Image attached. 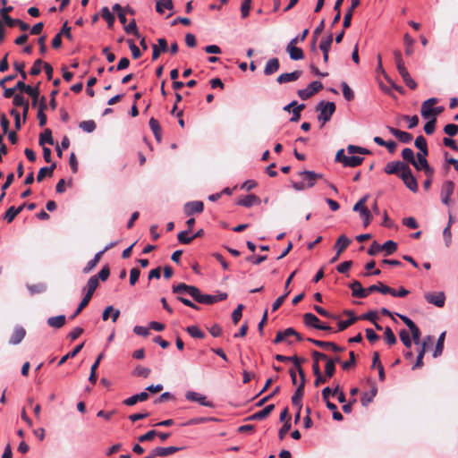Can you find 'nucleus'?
<instances>
[{
    "label": "nucleus",
    "instance_id": "nucleus-17",
    "mask_svg": "<svg viewBox=\"0 0 458 458\" xmlns=\"http://www.w3.org/2000/svg\"><path fill=\"white\" fill-rule=\"evenodd\" d=\"M428 156V153H422L419 152L417 154V163L418 167H420V170H423L427 176L430 177L433 175L434 170L431 168L427 161L426 157Z\"/></svg>",
    "mask_w": 458,
    "mask_h": 458
},
{
    "label": "nucleus",
    "instance_id": "nucleus-1",
    "mask_svg": "<svg viewBox=\"0 0 458 458\" xmlns=\"http://www.w3.org/2000/svg\"><path fill=\"white\" fill-rule=\"evenodd\" d=\"M98 287V277L96 276H93L89 279L87 285L85 287V290L87 292H86L84 297L81 299V303L79 304L78 308L76 309L75 312L71 317V318H74L75 317H77L88 306V304L89 303V301L94 294V292L96 291V289Z\"/></svg>",
    "mask_w": 458,
    "mask_h": 458
},
{
    "label": "nucleus",
    "instance_id": "nucleus-36",
    "mask_svg": "<svg viewBox=\"0 0 458 458\" xmlns=\"http://www.w3.org/2000/svg\"><path fill=\"white\" fill-rule=\"evenodd\" d=\"M291 361L293 363L295 367V371H297L300 376V379H305V373L303 369L301 368V363L305 361V359L300 358L298 356H292Z\"/></svg>",
    "mask_w": 458,
    "mask_h": 458
},
{
    "label": "nucleus",
    "instance_id": "nucleus-58",
    "mask_svg": "<svg viewBox=\"0 0 458 458\" xmlns=\"http://www.w3.org/2000/svg\"><path fill=\"white\" fill-rule=\"evenodd\" d=\"M189 231H182L178 233L177 239L182 244H190L193 240L192 236H188Z\"/></svg>",
    "mask_w": 458,
    "mask_h": 458
},
{
    "label": "nucleus",
    "instance_id": "nucleus-37",
    "mask_svg": "<svg viewBox=\"0 0 458 458\" xmlns=\"http://www.w3.org/2000/svg\"><path fill=\"white\" fill-rule=\"evenodd\" d=\"M364 158L358 156L347 157L344 158V166L356 167L363 162Z\"/></svg>",
    "mask_w": 458,
    "mask_h": 458
},
{
    "label": "nucleus",
    "instance_id": "nucleus-4",
    "mask_svg": "<svg viewBox=\"0 0 458 458\" xmlns=\"http://www.w3.org/2000/svg\"><path fill=\"white\" fill-rule=\"evenodd\" d=\"M227 293H220L216 295H210V294H203L201 293L200 290L197 289V293L194 296V301H196L199 303L202 304H214L217 301H225L227 299Z\"/></svg>",
    "mask_w": 458,
    "mask_h": 458
},
{
    "label": "nucleus",
    "instance_id": "nucleus-59",
    "mask_svg": "<svg viewBox=\"0 0 458 458\" xmlns=\"http://www.w3.org/2000/svg\"><path fill=\"white\" fill-rule=\"evenodd\" d=\"M428 121L424 125V131L426 132V134L431 135L434 133L435 129H436L437 118L428 119Z\"/></svg>",
    "mask_w": 458,
    "mask_h": 458
},
{
    "label": "nucleus",
    "instance_id": "nucleus-16",
    "mask_svg": "<svg viewBox=\"0 0 458 458\" xmlns=\"http://www.w3.org/2000/svg\"><path fill=\"white\" fill-rule=\"evenodd\" d=\"M26 329L21 326H16L13 328V332L9 338V344L12 345H17L21 343V341L26 336Z\"/></svg>",
    "mask_w": 458,
    "mask_h": 458
},
{
    "label": "nucleus",
    "instance_id": "nucleus-13",
    "mask_svg": "<svg viewBox=\"0 0 458 458\" xmlns=\"http://www.w3.org/2000/svg\"><path fill=\"white\" fill-rule=\"evenodd\" d=\"M305 382H306L305 379H303V381H302V379H300L298 387L295 390L293 395L292 396L293 405L299 408V410H301V407H302L301 399L304 394Z\"/></svg>",
    "mask_w": 458,
    "mask_h": 458
},
{
    "label": "nucleus",
    "instance_id": "nucleus-54",
    "mask_svg": "<svg viewBox=\"0 0 458 458\" xmlns=\"http://www.w3.org/2000/svg\"><path fill=\"white\" fill-rule=\"evenodd\" d=\"M244 306L242 304H239L237 308L232 313V320L234 325L238 324L242 316V310Z\"/></svg>",
    "mask_w": 458,
    "mask_h": 458
},
{
    "label": "nucleus",
    "instance_id": "nucleus-47",
    "mask_svg": "<svg viewBox=\"0 0 458 458\" xmlns=\"http://www.w3.org/2000/svg\"><path fill=\"white\" fill-rule=\"evenodd\" d=\"M339 392V384H336L334 389L327 386L322 390V398L324 401L329 400L330 395H335Z\"/></svg>",
    "mask_w": 458,
    "mask_h": 458
},
{
    "label": "nucleus",
    "instance_id": "nucleus-5",
    "mask_svg": "<svg viewBox=\"0 0 458 458\" xmlns=\"http://www.w3.org/2000/svg\"><path fill=\"white\" fill-rule=\"evenodd\" d=\"M322 89V83L320 81H316L310 83L306 89H299L297 94L302 100H306L311 98L314 94H316Z\"/></svg>",
    "mask_w": 458,
    "mask_h": 458
},
{
    "label": "nucleus",
    "instance_id": "nucleus-57",
    "mask_svg": "<svg viewBox=\"0 0 458 458\" xmlns=\"http://www.w3.org/2000/svg\"><path fill=\"white\" fill-rule=\"evenodd\" d=\"M369 199V195L363 196L352 208L353 211L361 213L363 209L367 208L366 203Z\"/></svg>",
    "mask_w": 458,
    "mask_h": 458
},
{
    "label": "nucleus",
    "instance_id": "nucleus-27",
    "mask_svg": "<svg viewBox=\"0 0 458 458\" xmlns=\"http://www.w3.org/2000/svg\"><path fill=\"white\" fill-rule=\"evenodd\" d=\"M332 42H333V36L331 34L327 38L323 39L319 44V48L323 52V60H324V63H326V64L328 62V52L330 50Z\"/></svg>",
    "mask_w": 458,
    "mask_h": 458
},
{
    "label": "nucleus",
    "instance_id": "nucleus-55",
    "mask_svg": "<svg viewBox=\"0 0 458 458\" xmlns=\"http://www.w3.org/2000/svg\"><path fill=\"white\" fill-rule=\"evenodd\" d=\"M343 95L347 101L354 99V93L346 82L342 83Z\"/></svg>",
    "mask_w": 458,
    "mask_h": 458
},
{
    "label": "nucleus",
    "instance_id": "nucleus-62",
    "mask_svg": "<svg viewBox=\"0 0 458 458\" xmlns=\"http://www.w3.org/2000/svg\"><path fill=\"white\" fill-rule=\"evenodd\" d=\"M403 40L405 44V54L411 55L413 53V39L408 34H405Z\"/></svg>",
    "mask_w": 458,
    "mask_h": 458
},
{
    "label": "nucleus",
    "instance_id": "nucleus-14",
    "mask_svg": "<svg viewBox=\"0 0 458 458\" xmlns=\"http://www.w3.org/2000/svg\"><path fill=\"white\" fill-rule=\"evenodd\" d=\"M197 287L193 285H188L185 283H180L177 285L173 286V293L177 294H189L192 299H194L195 294L197 293Z\"/></svg>",
    "mask_w": 458,
    "mask_h": 458
},
{
    "label": "nucleus",
    "instance_id": "nucleus-38",
    "mask_svg": "<svg viewBox=\"0 0 458 458\" xmlns=\"http://www.w3.org/2000/svg\"><path fill=\"white\" fill-rule=\"evenodd\" d=\"M46 143L54 145L52 131L50 129H46L39 136V145L44 146Z\"/></svg>",
    "mask_w": 458,
    "mask_h": 458
},
{
    "label": "nucleus",
    "instance_id": "nucleus-9",
    "mask_svg": "<svg viewBox=\"0 0 458 458\" xmlns=\"http://www.w3.org/2000/svg\"><path fill=\"white\" fill-rule=\"evenodd\" d=\"M400 177L409 190H411L412 192L418 191V183L415 177L412 175L410 167L403 171V173L400 174Z\"/></svg>",
    "mask_w": 458,
    "mask_h": 458
},
{
    "label": "nucleus",
    "instance_id": "nucleus-7",
    "mask_svg": "<svg viewBox=\"0 0 458 458\" xmlns=\"http://www.w3.org/2000/svg\"><path fill=\"white\" fill-rule=\"evenodd\" d=\"M454 188H455V184L452 181H445L443 183L442 188H441L440 197H441V201L445 206H449L450 203L452 202L451 196L453 195V193L454 191Z\"/></svg>",
    "mask_w": 458,
    "mask_h": 458
},
{
    "label": "nucleus",
    "instance_id": "nucleus-23",
    "mask_svg": "<svg viewBox=\"0 0 458 458\" xmlns=\"http://www.w3.org/2000/svg\"><path fill=\"white\" fill-rule=\"evenodd\" d=\"M274 409H275V405L269 404V405L266 406L264 409H262L261 411H259L258 412L248 417L247 420H260L266 419L272 412V411Z\"/></svg>",
    "mask_w": 458,
    "mask_h": 458
},
{
    "label": "nucleus",
    "instance_id": "nucleus-61",
    "mask_svg": "<svg viewBox=\"0 0 458 458\" xmlns=\"http://www.w3.org/2000/svg\"><path fill=\"white\" fill-rule=\"evenodd\" d=\"M445 333H442L438 339H437V345H436V349H435V352H434V357H437L438 355H440L443 352V348H444V340H445Z\"/></svg>",
    "mask_w": 458,
    "mask_h": 458
},
{
    "label": "nucleus",
    "instance_id": "nucleus-63",
    "mask_svg": "<svg viewBox=\"0 0 458 458\" xmlns=\"http://www.w3.org/2000/svg\"><path fill=\"white\" fill-rule=\"evenodd\" d=\"M16 208L13 206L6 210L4 216V219L6 220L7 223H12L16 217Z\"/></svg>",
    "mask_w": 458,
    "mask_h": 458
},
{
    "label": "nucleus",
    "instance_id": "nucleus-34",
    "mask_svg": "<svg viewBox=\"0 0 458 458\" xmlns=\"http://www.w3.org/2000/svg\"><path fill=\"white\" fill-rule=\"evenodd\" d=\"M444 157H445V164L443 165V168L445 173L449 172L451 165L454 166V168L456 171H458V159H455V158L450 157V155L447 151L444 152Z\"/></svg>",
    "mask_w": 458,
    "mask_h": 458
},
{
    "label": "nucleus",
    "instance_id": "nucleus-26",
    "mask_svg": "<svg viewBox=\"0 0 458 458\" xmlns=\"http://www.w3.org/2000/svg\"><path fill=\"white\" fill-rule=\"evenodd\" d=\"M280 63L278 58L274 57L267 61L266 64L264 73L267 76L272 75L279 70Z\"/></svg>",
    "mask_w": 458,
    "mask_h": 458
},
{
    "label": "nucleus",
    "instance_id": "nucleus-15",
    "mask_svg": "<svg viewBox=\"0 0 458 458\" xmlns=\"http://www.w3.org/2000/svg\"><path fill=\"white\" fill-rule=\"evenodd\" d=\"M307 341L314 344L318 347L323 348L325 350H331L335 352H344L345 350L344 347L338 346L334 342H324L312 338H308Z\"/></svg>",
    "mask_w": 458,
    "mask_h": 458
},
{
    "label": "nucleus",
    "instance_id": "nucleus-6",
    "mask_svg": "<svg viewBox=\"0 0 458 458\" xmlns=\"http://www.w3.org/2000/svg\"><path fill=\"white\" fill-rule=\"evenodd\" d=\"M424 299L429 304H433L437 308L445 306V295L443 292H427L424 293Z\"/></svg>",
    "mask_w": 458,
    "mask_h": 458
},
{
    "label": "nucleus",
    "instance_id": "nucleus-21",
    "mask_svg": "<svg viewBox=\"0 0 458 458\" xmlns=\"http://www.w3.org/2000/svg\"><path fill=\"white\" fill-rule=\"evenodd\" d=\"M260 201V199L255 194H249L244 198L238 199L236 204L245 208H250L253 205H259Z\"/></svg>",
    "mask_w": 458,
    "mask_h": 458
},
{
    "label": "nucleus",
    "instance_id": "nucleus-39",
    "mask_svg": "<svg viewBox=\"0 0 458 458\" xmlns=\"http://www.w3.org/2000/svg\"><path fill=\"white\" fill-rule=\"evenodd\" d=\"M84 344L77 345L72 351L63 356L58 361V366L63 365L68 359L74 358L83 348Z\"/></svg>",
    "mask_w": 458,
    "mask_h": 458
},
{
    "label": "nucleus",
    "instance_id": "nucleus-42",
    "mask_svg": "<svg viewBox=\"0 0 458 458\" xmlns=\"http://www.w3.org/2000/svg\"><path fill=\"white\" fill-rule=\"evenodd\" d=\"M377 392V386L375 385H373L372 388H371V392L369 394V393L363 394V395L360 399L362 405L366 406L369 403H371L373 398L376 396Z\"/></svg>",
    "mask_w": 458,
    "mask_h": 458
},
{
    "label": "nucleus",
    "instance_id": "nucleus-8",
    "mask_svg": "<svg viewBox=\"0 0 458 458\" xmlns=\"http://www.w3.org/2000/svg\"><path fill=\"white\" fill-rule=\"evenodd\" d=\"M409 165L401 161H392L388 162L385 166V173L388 174H396L399 175L403 173V171L407 170Z\"/></svg>",
    "mask_w": 458,
    "mask_h": 458
},
{
    "label": "nucleus",
    "instance_id": "nucleus-33",
    "mask_svg": "<svg viewBox=\"0 0 458 458\" xmlns=\"http://www.w3.org/2000/svg\"><path fill=\"white\" fill-rule=\"evenodd\" d=\"M149 127L151 131H153L156 140L160 142L162 139V129L159 124V122L155 119L154 117H151L149 120Z\"/></svg>",
    "mask_w": 458,
    "mask_h": 458
},
{
    "label": "nucleus",
    "instance_id": "nucleus-56",
    "mask_svg": "<svg viewBox=\"0 0 458 458\" xmlns=\"http://www.w3.org/2000/svg\"><path fill=\"white\" fill-rule=\"evenodd\" d=\"M44 63L41 59H37L30 68V73L32 76L38 75L41 72V67L44 65Z\"/></svg>",
    "mask_w": 458,
    "mask_h": 458
},
{
    "label": "nucleus",
    "instance_id": "nucleus-53",
    "mask_svg": "<svg viewBox=\"0 0 458 458\" xmlns=\"http://www.w3.org/2000/svg\"><path fill=\"white\" fill-rule=\"evenodd\" d=\"M384 335H385V339L389 345H394L396 344V342H397L396 337L390 327H386L385 328Z\"/></svg>",
    "mask_w": 458,
    "mask_h": 458
},
{
    "label": "nucleus",
    "instance_id": "nucleus-29",
    "mask_svg": "<svg viewBox=\"0 0 458 458\" xmlns=\"http://www.w3.org/2000/svg\"><path fill=\"white\" fill-rule=\"evenodd\" d=\"M4 21L7 26H9V27L19 26V28L23 31L28 30L30 29L29 24L25 23L24 21H22L21 20H19V19H13L9 15H4Z\"/></svg>",
    "mask_w": 458,
    "mask_h": 458
},
{
    "label": "nucleus",
    "instance_id": "nucleus-32",
    "mask_svg": "<svg viewBox=\"0 0 458 458\" xmlns=\"http://www.w3.org/2000/svg\"><path fill=\"white\" fill-rule=\"evenodd\" d=\"M402 157L411 163L417 170H420V167H418V163L415 158L414 152L410 148H405L402 151Z\"/></svg>",
    "mask_w": 458,
    "mask_h": 458
},
{
    "label": "nucleus",
    "instance_id": "nucleus-52",
    "mask_svg": "<svg viewBox=\"0 0 458 458\" xmlns=\"http://www.w3.org/2000/svg\"><path fill=\"white\" fill-rule=\"evenodd\" d=\"M359 319L358 317L352 316L347 320L340 321L338 323V331H344L352 324H354Z\"/></svg>",
    "mask_w": 458,
    "mask_h": 458
},
{
    "label": "nucleus",
    "instance_id": "nucleus-49",
    "mask_svg": "<svg viewBox=\"0 0 458 458\" xmlns=\"http://www.w3.org/2000/svg\"><path fill=\"white\" fill-rule=\"evenodd\" d=\"M123 30L127 34H133L137 38H140V33L136 25V21L133 19L128 25L123 24Z\"/></svg>",
    "mask_w": 458,
    "mask_h": 458
},
{
    "label": "nucleus",
    "instance_id": "nucleus-41",
    "mask_svg": "<svg viewBox=\"0 0 458 458\" xmlns=\"http://www.w3.org/2000/svg\"><path fill=\"white\" fill-rule=\"evenodd\" d=\"M101 16L105 21H106L109 28L113 27L115 18L111 13L108 7L105 6L101 9Z\"/></svg>",
    "mask_w": 458,
    "mask_h": 458
},
{
    "label": "nucleus",
    "instance_id": "nucleus-2",
    "mask_svg": "<svg viewBox=\"0 0 458 458\" xmlns=\"http://www.w3.org/2000/svg\"><path fill=\"white\" fill-rule=\"evenodd\" d=\"M437 102V98H431L422 103L420 113L424 119L437 118V115L444 111L442 106H434Z\"/></svg>",
    "mask_w": 458,
    "mask_h": 458
},
{
    "label": "nucleus",
    "instance_id": "nucleus-51",
    "mask_svg": "<svg viewBox=\"0 0 458 458\" xmlns=\"http://www.w3.org/2000/svg\"><path fill=\"white\" fill-rule=\"evenodd\" d=\"M151 370L148 368H145L142 366H137L132 374L136 377H148L150 374Z\"/></svg>",
    "mask_w": 458,
    "mask_h": 458
},
{
    "label": "nucleus",
    "instance_id": "nucleus-3",
    "mask_svg": "<svg viewBox=\"0 0 458 458\" xmlns=\"http://www.w3.org/2000/svg\"><path fill=\"white\" fill-rule=\"evenodd\" d=\"M316 110L319 112L318 120L324 125L327 123L335 111V105L334 102L321 101L318 104Z\"/></svg>",
    "mask_w": 458,
    "mask_h": 458
},
{
    "label": "nucleus",
    "instance_id": "nucleus-60",
    "mask_svg": "<svg viewBox=\"0 0 458 458\" xmlns=\"http://www.w3.org/2000/svg\"><path fill=\"white\" fill-rule=\"evenodd\" d=\"M290 293H291V291H287L286 293H284V294L279 296L274 301V303L272 304V311L277 310L282 306V304L284 302L285 299L290 294Z\"/></svg>",
    "mask_w": 458,
    "mask_h": 458
},
{
    "label": "nucleus",
    "instance_id": "nucleus-12",
    "mask_svg": "<svg viewBox=\"0 0 458 458\" xmlns=\"http://www.w3.org/2000/svg\"><path fill=\"white\" fill-rule=\"evenodd\" d=\"M185 398L191 402H197L199 404L206 407H214L212 402L208 401L207 397L199 393L194 391H188L185 394Z\"/></svg>",
    "mask_w": 458,
    "mask_h": 458
},
{
    "label": "nucleus",
    "instance_id": "nucleus-48",
    "mask_svg": "<svg viewBox=\"0 0 458 458\" xmlns=\"http://www.w3.org/2000/svg\"><path fill=\"white\" fill-rule=\"evenodd\" d=\"M399 336H400V340L402 341L403 345L406 348L410 349L411 347V339L409 332L405 329H402L399 332Z\"/></svg>",
    "mask_w": 458,
    "mask_h": 458
},
{
    "label": "nucleus",
    "instance_id": "nucleus-10",
    "mask_svg": "<svg viewBox=\"0 0 458 458\" xmlns=\"http://www.w3.org/2000/svg\"><path fill=\"white\" fill-rule=\"evenodd\" d=\"M298 42V38H293L286 47V51L288 52L291 59L293 60H301L304 57V53L302 49L297 47L295 45Z\"/></svg>",
    "mask_w": 458,
    "mask_h": 458
},
{
    "label": "nucleus",
    "instance_id": "nucleus-35",
    "mask_svg": "<svg viewBox=\"0 0 458 458\" xmlns=\"http://www.w3.org/2000/svg\"><path fill=\"white\" fill-rule=\"evenodd\" d=\"M303 321L307 327H311L317 329V327L320 325L318 318L312 313H305L303 315Z\"/></svg>",
    "mask_w": 458,
    "mask_h": 458
},
{
    "label": "nucleus",
    "instance_id": "nucleus-45",
    "mask_svg": "<svg viewBox=\"0 0 458 458\" xmlns=\"http://www.w3.org/2000/svg\"><path fill=\"white\" fill-rule=\"evenodd\" d=\"M79 127L86 132H93L96 129V123L93 120L82 121L80 123Z\"/></svg>",
    "mask_w": 458,
    "mask_h": 458
},
{
    "label": "nucleus",
    "instance_id": "nucleus-24",
    "mask_svg": "<svg viewBox=\"0 0 458 458\" xmlns=\"http://www.w3.org/2000/svg\"><path fill=\"white\" fill-rule=\"evenodd\" d=\"M351 240L344 234H342L338 237L335 243V249L337 251L338 255H341L350 245Z\"/></svg>",
    "mask_w": 458,
    "mask_h": 458
},
{
    "label": "nucleus",
    "instance_id": "nucleus-64",
    "mask_svg": "<svg viewBox=\"0 0 458 458\" xmlns=\"http://www.w3.org/2000/svg\"><path fill=\"white\" fill-rule=\"evenodd\" d=\"M347 151L349 154L359 153V154L367 155V154L370 153V151L369 149L361 148V147L354 146V145H349L347 147Z\"/></svg>",
    "mask_w": 458,
    "mask_h": 458
},
{
    "label": "nucleus",
    "instance_id": "nucleus-18",
    "mask_svg": "<svg viewBox=\"0 0 458 458\" xmlns=\"http://www.w3.org/2000/svg\"><path fill=\"white\" fill-rule=\"evenodd\" d=\"M182 447L175 446H168V447H156L155 449L150 451V454L153 455V458L157 456L165 457L174 454V453L182 450Z\"/></svg>",
    "mask_w": 458,
    "mask_h": 458
},
{
    "label": "nucleus",
    "instance_id": "nucleus-28",
    "mask_svg": "<svg viewBox=\"0 0 458 458\" xmlns=\"http://www.w3.org/2000/svg\"><path fill=\"white\" fill-rule=\"evenodd\" d=\"M350 288L352 290V296L357 298H366L368 296V293L364 291L365 289L362 287L360 282L353 281L350 284Z\"/></svg>",
    "mask_w": 458,
    "mask_h": 458
},
{
    "label": "nucleus",
    "instance_id": "nucleus-46",
    "mask_svg": "<svg viewBox=\"0 0 458 458\" xmlns=\"http://www.w3.org/2000/svg\"><path fill=\"white\" fill-rule=\"evenodd\" d=\"M382 250L386 251V255H391L397 250V243L394 241H387L381 245Z\"/></svg>",
    "mask_w": 458,
    "mask_h": 458
},
{
    "label": "nucleus",
    "instance_id": "nucleus-31",
    "mask_svg": "<svg viewBox=\"0 0 458 458\" xmlns=\"http://www.w3.org/2000/svg\"><path fill=\"white\" fill-rule=\"evenodd\" d=\"M293 334H295V329L293 327H288L284 331H278L273 342L276 344H280L285 341L289 336H293Z\"/></svg>",
    "mask_w": 458,
    "mask_h": 458
},
{
    "label": "nucleus",
    "instance_id": "nucleus-30",
    "mask_svg": "<svg viewBox=\"0 0 458 458\" xmlns=\"http://www.w3.org/2000/svg\"><path fill=\"white\" fill-rule=\"evenodd\" d=\"M66 318L64 315L50 317L47 318V325L53 328H61L65 325Z\"/></svg>",
    "mask_w": 458,
    "mask_h": 458
},
{
    "label": "nucleus",
    "instance_id": "nucleus-25",
    "mask_svg": "<svg viewBox=\"0 0 458 458\" xmlns=\"http://www.w3.org/2000/svg\"><path fill=\"white\" fill-rule=\"evenodd\" d=\"M360 0H352V4L344 17L343 26L344 29H347L351 26L353 11L360 5Z\"/></svg>",
    "mask_w": 458,
    "mask_h": 458
},
{
    "label": "nucleus",
    "instance_id": "nucleus-44",
    "mask_svg": "<svg viewBox=\"0 0 458 458\" xmlns=\"http://www.w3.org/2000/svg\"><path fill=\"white\" fill-rule=\"evenodd\" d=\"M186 331L193 338L202 339L205 337V334L197 326H190Z\"/></svg>",
    "mask_w": 458,
    "mask_h": 458
},
{
    "label": "nucleus",
    "instance_id": "nucleus-20",
    "mask_svg": "<svg viewBox=\"0 0 458 458\" xmlns=\"http://www.w3.org/2000/svg\"><path fill=\"white\" fill-rule=\"evenodd\" d=\"M387 130L391 134L396 137L402 143H410L413 138L411 133L403 131L394 127L387 126Z\"/></svg>",
    "mask_w": 458,
    "mask_h": 458
},
{
    "label": "nucleus",
    "instance_id": "nucleus-11",
    "mask_svg": "<svg viewBox=\"0 0 458 458\" xmlns=\"http://www.w3.org/2000/svg\"><path fill=\"white\" fill-rule=\"evenodd\" d=\"M204 209V204L202 201H190L184 204L183 212L187 216L193 214H200Z\"/></svg>",
    "mask_w": 458,
    "mask_h": 458
},
{
    "label": "nucleus",
    "instance_id": "nucleus-19",
    "mask_svg": "<svg viewBox=\"0 0 458 458\" xmlns=\"http://www.w3.org/2000/svg\"><path fill=\"white\" fill-rule=\"evenodd\" d=\"M299 175L307 182V187L310 188L315 185L316 181L322 177V174H317L313 171H302L299 173Z\"/></svg>",
    "mask_w": 458,
    "mask_h": 458
},
{
    "label": "nucleus",
    "instance_id": "nucleus-22",
    "mask_svg": "<svg viewBox=\"0 0 458 458\" xmlns=\"http://www.w3.org/2000/svg\"><path fill=\"white\" fill-rule=\"evenodd\" d=\"M301 71H294L289 73H282L277 77L276 81L279 84L295 81L301 76Z\"/></svg>",
    "mask_w": 458,
    "mask_h": 458
},
{
    "label": "nucleus",
    "instance_id": "nucleus-40",
    "mask_svg": "<svg viewBox=\"0 0 458 458\" xmlns=\"http://www.w3.org/2000/svg\"><path fill=\"white\" fill-rule=\"evenodd\" d=\"M173 7L172 0H158L156 4V10L158 13H163L165 9L172 10Z\"/></svg>",
    "mask_w": 458,
    "mask_h": 458
},
{
    "label": "nucleus",
    "instance_id": "nucleus-43",
    "mask_svg": "<svg viewBox=\"0 0 458 458\" xmlns=\"http://www.w3.org/2000/svg\"><path fill=\"white\" fill-rule=\"evenodd\" d=\"M414 145L420 152L428 153L427 140L424 136H418L415 140Z\"/></svg>",
    "mask_w": 458,
    "mask_h": 458
},
{
    "label": "nucleus",
    "instance_id": "nucleus-50",
    "mask_svg": "<svg viewBox=\"0 0 458 458\" xmlns=\"http://www.w3.org/2000/svg\"><path fill=\"white\" fill-rule=\"evenodd\" d=\"M350 359L346 361L341 362L342 368L344 370H348L350 368H352L356 364V356L353 352H349Z\"/></svg>",
    "mask_w": 458,
    "mask_h": 458
}]
</instances>
